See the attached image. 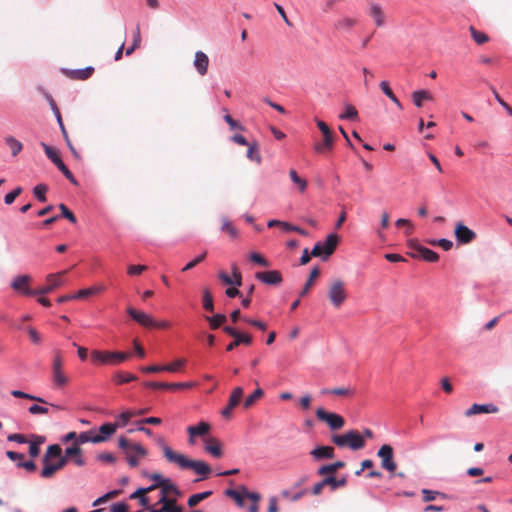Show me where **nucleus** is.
Returning <instances> with one entry per match:
<instances>
[{"label":"nucleus","mask_w":512,"mask_h":512,"mask_svg":"<svg viewBox=\"0 0 512 512\" xmlns=\"http://www.w3.org/2000/svg\"><path fill=\"white\" fill-rule=\"evenodd\" d=\"M131 356L127 352L107 351V350H92L91 361L95 365H110L116 366L126 361Z\"/></svg>","instance_id":"nucleus-1"},{"label":"nucleus","mask_w":512,"mask_h":512,"mask_svg":"<svg viewBox=\"0 0 512 512\" xmlns=\"http://www.w3.org/2000/svg\"><path fill=\"white\" fill-rule=\"evenodd\" d=\"M331 441L339 448L360 450L365 446L364 437L357 430H349L344 434H334Z\"/></svg>","instance_id":"nucleus-2"},{"label":"nucleus","mask_w":512,"mask_h":512,"mask_svg":"<svg viewBox=\"0 0 512 512\" xmlns=\"http://www.w3.org/2000/svg\"><path fill=\"white\" fill-rule=\"evenodd\" d=\"M118 443L131 467H137L140 459L147 455V450L141 444H132L125 437H120Z\"/></svg>","instance_id":"nucleus-3"},{"label":"nucleus","mask_w":512,"mask_h":512,"mask_svg":"<svg viewBox=\"0 0 512 512\" xmlns=\"http://www.w3.org/2000/svg\"><path fill=\"white\" fill-rule=\"evenodd\" d=\"M327 296L335 308H340L348 298L345 282L339 278L333 279L328 286Z\"/></svg>","instance_id":"nucleus-4"},{"label":"nucleus","mask_w":512,"mask_h":512,"mask_svg":"<svg viewBox=\"0 0 512 512\" xmlns=\"http://www.w3.org/2000/svg\"><path fill=\"white\" fill-rule=\"evenodd\" d=\"M338 243L339 236L334 233L329 234L323 243L318 242L315 244L311 251V255L313 257H322L323 260H326L334 253Z\"/></svg>","instance_id":"nucleus-5"},{"label":"nucleus","mask_w":512,"mask_h":512,"mask_svg":"<svg viewBox=\"0 0 512 512\" xmlns=\"http://www.w3.org/2000/svg\"><path fill=\"white\" fill-rule=\"evenodd\" d=\"M63 364L64 360L62 353L60 350H56L52 360V381L54 386L57 388H62L69 382V379L63 370Z\"/></svg>","instance_id":"nucleus-6"},{"label":"nucleus","mask_w":512,"mask_h":512,"mask_svg":"<svg viewBox=\"0 0 512 512\" xmlns=\"http://www.w3.org/2000/svg\"><path fill=\"white\" fill-rule=\"evenodd\" d=\"M164 458L172 464L177 465L180 469L186 470L188 469L189 461L184 454L174 451L169 445L166 444L163 438H160L158 441Z\"/></svg>","instance_id":"nucleus-7"},{"label":"nucleus","mask_w":512,"mask_h":512,"mask_svg":"<svg viewBox=\"0 0 512 512\" xmlns=\"http://www.w3.org/2000/svg\"><path fill=\"white\" fill-rule=\"evenodd\" d=\"M317 126L322 132L323 140L315 144V150L319 154L325 155L326 152H328L332 148L333 135L329 126L325 122L317 120Z\"/></svg>","instance_id":"nucleus-8"},{"label":"nucleus","mask_w":512,"mask_h":512,"mask_svg":"<svg viewBox=\"0 0 512 512\" xmlns=\"http://www.w3.org/2000/svg\"><path fill=\"white\" fill-rule=\"evenodd\" d=\"M67 271H61L46 276V285L36 289L37 295H45L53 292L55 289L61 287L64 283V276Z\"/></svg>","instance_id":"nucleus-9"},{"label":"nucleus","mask_w":512,"mask_h":512,"mask_svg":"<svg viewBox=\"0 0 512 512\" xmlns=\"http://www.w3.org/2000/svg\"><path fill=\"white\" fill-rule=\"evenodd\" d=\"M316 416L319 420L327 423L332 430H339L345 425V420L341 415L327 412L323 408L316 410Z\"/></svg>","instance_id":"nucleus-10"},{"label":"nucleus","mask_w":512,"mask_h":512,"mask_svg":"<svg viewBox=\"0 0 512 512\" xmlns=\"http://www.w3.org/2000/svg\"><path fill=\"white\" fill-rule=\"evenodd\" d=\"M32 278L29 275H19L15 277L11 283L12 289L16 292L25 295V296H36V289H31L29 287Z\"/></svg>","instance_id":"nucleus-11"},{"label":"nucleus","mask_w":512,"mask_h":512,"mask_svg":"<svg viewBox=\"0 0 512 512\" xmlns=\"http://www.w3.org/2000/svg\"><path fill=\"white\" fill-rule=\"evenodd\" d=\"M377 456L381 458L382 468L389 472H394L396 470L397 465L393 460V448L390 445H382L377 452Z\"/></svg>","instance_id":"nucleus-12"},{"label":"nucleus","mask_w":512,"mask_h":512,"mask_svg":"<svg viewBox=\"0 0 512 512\" xmlns=\"http://www.w3.org/2000/svg\"><path fill=\"white\" fill-rule=\"evenodd\" d=\"M454 235L457 242L463 245L473 242L477 237L476 233L462 222L456 223Z\"/></svg>","instance_id":"nucleus-13"},{"label":"nucleus","mask_w":512,"mask_h":512,"mask_svg":"<svg viewBox=\"0 0 512 512\" xmlns=\"http://www.w3.org/2000/svg\"><path fill=\"white\" fill-rule=\"evenodd\" d=\"M243 388L242 387H236L233 389L230 397H229V400H228V404L226 407H224L221 411V415L225 418V419H230L231 416H232V412L234 410V408L236 406H238V404L240 403L242 397H243Z\"/></svg>","instance_id":"nucleus-14"},{"label":"nucleus","mask_w":512,"mask_h":512,"mask_svg":"<svg viewBox=\"0 0 512 512\" xmlns=\"http://www.w3.org/2000/svg\"><path fill=\"white\" fill-rule=\"evenodd\" d=\"M127 313L134 321L145 328H151L155 325V319L143 311L136 310L129 306L127 307Z\"/></svg>","instance_id":"nucleus-15"},{"label":"nucleus","mask_w":512,"mask_h":512,"mask_svg":"<svg viewBox=\"0 0 512 512\" xmlns=\"http://www.w3.org/2000/svg\"><path fill=\"white\" fill-rule=\"evenodd\" d=\"M211 426L209 423L201 421L195 426H188L187 433L189 435L188 443L194 445L196 443V437H204L209 433Z\"/></svg>","instance_id":"nucleus-16"},{"label":"nucleus","mask_w":512,"mask_h":512,"mask_svg":"<svg viewBox=\"0 0 512 512\" xmlns=\"http://www.w3.org/2000/svg\"><path fill=\"white\" fill-rule=\"evenodd\" d=\"M68 461L64 457H60L57 459L56 462H47L46 464H43V468L41 470V477L44 479H50L52 478L55 473L61 469H63Z\"/></svg>","instance_id":"nucleus-17"},{"label":"nucleus","mask_w":512,"mask_h":512,"mask_svg":"<svg viewBox=\"0 0 512 512\" xmlns=\"http://www.w3.org/2000/svg\"><path fill=\"white\" fill-rule=\"evenodd\" d=\"M143 385L147 388L152 389H169V390H176V389H185V388H191L195 384L193 382H182V383H162V382H153V381H147L144 382Z\"/></svg>","instance_id":"nucleus-18"},{"label":"nucleus","mask_w":512,"mask_h":512,"mask_svg":"<svg viewBox=\"0 0 512 512\" xmlns=\"http://www.w3.org/2000/svg\"><path fill=\"white\" fill-rule=\"evenodd\" d=\"M64 458H66L67 461L71 459L77 466L82 467L85 465V460L82 455V449L77 444L71 445L70 447H67L64 451Z\"/></svg>","instance_id":"nucleus-19"},{"label":"nucleus","mask_w":512,"mask_h":512,"mask_svg":"<svg viewBox=\"0 0 512 512\" xmlns=\"http://www.w3.org/2000/svg\"><path fill=\"white\" fill-rule=\"evenodd\" d=\"M255 277L267 285H279L283 280L281 273L277 270L257 272Z\"/></svg>","instance_id":"nucleus-20"},{"label":"nucleus","mask_w":512,"mask_h":512,"mask_svg":"<svg viewBox=\"0 0 512 512\" xmlns=\"http://www.w3.org/2000/svg\"><path fill=\"white\" fill-rule=\"evenodd\" d=\"M117 430V425L114 423H104L99 427L100 434H94V444L106 442Z\"/></svg>","instance_id":"nucleus-21"},{"label":"nucleus","mask_w":512,"mask_h":512,"mask_svg":"<svg viewBox=\"0 0 512 512\" xmlns=\"http://www.w3.org/2000/svg\"><path fill=\"white\" fill-rule=\"evenodd\" d=\"M499 412V408L493 403L488 404H473L469 409L465 411L466 417H471L473 415L481 414V413H497Z\"/></svg>","instance_id":"nucleus-22"},{"label":"nucleus","mask_w":512,"mask_h":512,"mask_svg":"<svg viewBox=\"0 0 512 512\" xmlns=\"http://www.w3.org/2000/svg\"><path fill=\"white\" fill-rule=\"evenodd\" d=\"M151 487H154V490L160 488L161 497H167L168 494H174L176 496L181 495V492L178 489V487L168 478H166V480L161 483H155L151 485Z\"/></svg>","instance_id":"nucleus-23"},{"label":"nucleus","mask_w":512,"mask_h":512,"mask_svg":"<svg viewBox=\"0 0 512 512\" xmlns=\"http://www.w3.org/2000/svg\"><path fill=\"white\" fill-rule=\"evenodd\" d=\"M193 65H194L196 71L198 72V74L201 76H204L208 70V65H209L208 56L202 51H197L195 53Z\"/></svg>","instance_id":"nucleus-24"},{"label":"nucleus","mask_w":512,"mask_h":512,"mask_svg":"<svg viewBox=\"0 0 512 512\" xmlns=\"http://www.w3.org/2000/svg\"><path fill=\"white\" fill-rule=\"evenodd\" d=\"M369 16H371L375 22L377 27H382L385 25V15L382 7L375 2H371L369 5Z\"/></svg>","instance_id":"nucleus-25"},{"label":"nucleus","mask_w":512,"mask_h":512,"mask_svg":"<svg viewBox=\"0 0 512 512\" xmlns=\"http://www.w3.org/2000/svg\"><path fill=\"white\" fill-rule=\"evenodd\" d=\"M205 441V451L215 458H221L223 455L222 445L220 441L214 437H209Z\"/></svg>","instance_id":"nucleus-26"},{"label":"nucleus","mask_w":512,"mask_h":512,"mask_svg":"<svg viewBox=\"0 0 512 512\" xmlns=\"http://www.w3.org/2000/svg\"><path fill=\"white\" fill-rule=\"evenodd\" d=\"M358 23L357 19L349 16H341L334 22V28L339 32H350Z\"/></svg>","instance_id":"nucleus-27"},{"label":"nucleus","mask_w":512,"mask_h":512,"mask_svg":"<svg viewBox=\"0 0 512 512\" xmlns=\"http://www.w3.org/2000/svg\"><path fill=\"white\" fill-rule=\"evenodd\" d=\"M188 469L193 470L196 474L206 478L211 473L210 466L202 460L189 461Z\"/></svg>","instance_id":"nucleus-28"},{"label":"nucleus","mask_w":512,"mask_h":512,"mask_svg":"<svg viewBox=\"0 0 512 512\" xmlns=\"http://www.w3.org/2000/svg\"><path fill=\"white\" fill-rule=\"evenodd\" d=\"M310 454L316 460H321L324 458L331 459L334 457V448L330 446H319L313 449Z\"/></svg>","instance_id":"nucleus-29"},{"label":"nucleus","mask_w":512,"mask_h":512,"mask_svg":"<svg viewBox=\"0 0 512 512\" xmlns=\"http://www.w3.org/2000/svg\"><path fill=\"white\" fill-rule=\"evenodd\" d=\"M415 249L418 253V256L427 262L433 263V262H437L439 259V255L435 251H433L429 248L418 245L415 247Z\"/></svg>","instance_id":"nucleus-30"},{"label":"nucleus","mask_w":512,"mask_h":512,"mask_svg":"<svg viewBox=\"0 0 512 512\" xmlns=\"http://www.w3.org/2000/svg\"><path fill=\"white\" fill-rule=\"evenodd\" d=\"M252 336L250 334L246 333H240L236 337H234V340L229 343L226 347L227 351H232L237 346L244 344V345H250L252 343Z\"/></svg>","instance_id":"nucleus-31"},{"label":"nucleus","mask_w":512,"mask_h":512,"mask_svg":"<svg viewBox=\"0 0 512 512\" xmlns=\"http://www.w3.org/2000/svg\"><path fill=\"white\" fill-rule=\"evenodd\" d=\"M62 449L58 444H52L48 446L45 455L42 458V463L46 464L47 462H50L54 458H60L63 457L62 455Z\"/></svg>","instance_id":"nucleus-32"},{"label":"nucleus","mask_w":512,"mask_h":512,"mask_svg":"<svg viewBox=\"0 0 512 512\" xmlns=\"http://www.w3.org/2000/svg\"><path fill=\"white\" fill-rule=\"evenodd\" d=\"M159 503L162 504L161 511L163 512H182V508L176 504L175 499L161 497Z\"/></svg>","instance_id":"nucleus-33"},{"label":"nucleus","mask_w":512,"mask_h":512,"mask_svg":"<svg viewBox=\"0 0 512 512\" xmlns=\"http://www.w3.org/2000/svg\"><path fill=\"white\" fill-rule=\"evenodd\" d=\"M322 394H331L341 397H351L354 395V390L350 387H338V388H325L321 391Z\"/></svg>","instance_id":"nucleus-34"},{"label":"nucleus","mask_w":512,"mask_h":512,"mask_svg":"<svg viewBox=\"0 0 512 512\" xmlns=\"http://www.w3.org/2000/svg\"><path fill=\"white\" fill-rule=\"evenodd\" d=\"M320 275V270L318 267H314L311 272H310V275H309V278L308 280L306 281L303 289L301 290L300 292V297H304L308 294V292L310 291V289L312 288L313 286V283L315 281L316 278H318V276Z\"/></svg>","instance_id":"nucleus-35"},{"label":"nucleus","mask_w":512,"mask_h":512,"mask_svg":"<svg viewBox=\"0 0 512 512\" xmlns=\"http://www.w3.org/2000/svg\"><path fill=\"white\" fill-rule=\"evenodd\" d=\"M33 438H34V440L30 441V445H29V455L32 458H35L39 455L40 446L45 441V438L42 436H35V435H33Z\"/></svg>","instance_id":"nucleus-36"},{"label":"nucleus","mask_w":512,"mask_h":512,"mask_svg":"<svg viewBox=\"0 0 512 512\" xmlns=\"http://www.w3.org/2000/svg\"><path fill=\"white\" fill-rule=\"evenodd\" d=\"M412 99L413 103L417 107H422V101L423 100H431L432 96L431 94L426 90H416L412 93Z\"/></svg>","instance_id":"nucleus-37"},{"label":"nucleus","mask_w":512,"mask_h":512,"mask_svg":"<svg viewBox=\"0 0 512 512\" xmlns=\"http://www.w3.org/2000/svg\"><path fill=\"white\" fill-rule=\"evenodd\" d=\"M380 88L383 91V93L399 108L403 109L402 104L398 100V98L395 96V94L390 89L387 81H381L380 82Z\"/></svg>","instance_id":"nucleus-38"},{"label":"nucleus","mask_w":512,"mask_h":512,"mask_svg":"<svg viewBox=\"0 0 512 512\" xmlns=\"http://www.w3.org/2000/svg\"><path fill=\"white\" fill-rule=\"evenodd\" d=\"M342 120L356 121L358 120V112L356 108L350 104L345 105V110L339 115Z\"/></svg>","instance_id":"nucleus-39"},{"label":"nucleus","mask_w":512,"mask_h":512,"mask_svg":"<svg viewBox=\"0 0 512 512\" xmlns=\"http://www.w3.org/2000/svg\"><path fill=\"white\" fill-rule=\"evenodd\" d=\"M93 71H94V68L92 66H88L83 69L71 70L70 76L74 79L85 80L91 76Z\"/></svg>","instance_id":"nucleus-40"},{"label":"nucleus","mask_w":512,"mask_h":512,"mask_svg":"<svg viewBox=\"0 0 512 512\" xmlns=\"http://www.w3.org/2000/svg\"><path fill=\"white\" fill-rule=\"evenodd\" d=\"M5 142L8 148L11 150L12 157H16L22 150V143L12 136L7 137Z\"/></svg>","instance_id":"nucleus-41"},{"label":"nucleus","mask_w":512,"mask_h":512,"mask_svg":"<svg viewBox=\"0 0 512 512\" xmlns=\"http://www.w3.org/2000/svg\"><path fill=\"white\" fill-rule=\"evenodd\" d=\"M136 416V413L131 411V410H127L123 413H121L118 417H117V420L114 422V425H117V429L118 428H123L125 427L128 422L130 421V419L132 417Z\"/></svg>","instance_id":"nucleus-42"},{"label":"nucleus","mask_w":512,"mask_h":512,"mask_svg":"<svg viewBox=\"0 0 512 512\" xmlns=\"http://www.w3.org/2000/svg\"><path fill=\"white\" fill-rule=\"evenodd\" d=\"M290 179L293 183H295L300 192H304L307 187V182L304 178H301L296 170L291 169L289 172Z\"/></svg>","instance_id":"nucleus-43"},{"label":"nucleus","mask_w":512,"mask_h":512,"mask_svg":"<svg viewBox=\"0 0 512 512\" xmlns=\"http://www.w3.org/2000/svg\"><path fill=\"white\" fill-rule=\"evenodd\" d=\"M11 395L13 397H15V398L28 399V400L36 401V402L41 403V404H47L45 399H43L41 397H37V396L31 395V394H28V393H25V392L20 391V390H13L11 392Z\"/></svg>","instance_id":"nucleus-44"},{"label":"nucleus","mask_w":512,"mask_h":512,"mask_svg":"<svg viewBox=\"0 0 512 512\" xmlns=\"http://www.w3.org/2000/svg\"><path fill=\"white\" fill-rule=\"evenodd\" d=\"M103 290L102 287H90L79 290L76 294H73L74 299H84L93 294L99 293Z\"/></svg>","instance_id":"nucleus-45"},{"label":"nucleus","mask_w":512,"mask_h":512,"mask_svg":"<svg viewBox=\"0 0 512 512\" xmlns=\"http://www.w3.org/2000/svg\"><path fill=\"white\" fill-rule=\"evenodd\" d=\"M212 494L211 491H205L202 493L193 494L189 497L187 504L189 507H195L202 500L208 498Z\"/></svg>","instance_id":"nucleus-46"},{"label":"nucleus","mask_w":512,"mask_h":512,"mask_svg":"<svg viewBox=\"0 0 512 512\" xmlns=\"http://www.w3.org/2000/svg\"><path fill=\"white\" fill-rule=\"evenodd\" d=\"M264 391L261 388H257L252 394H250L244 401V407L250 408L254 403L263 397Z\"/></svg>","instance_id":"nucleus-47"},{"label":"nucleus","mask_w":512,"mask_h":512,"mask_svg":"<svg viewBox=\"0 0 512 512\" xmlns=\"http://www.w3.org/2000/svg\"><path fill=\"white\" fill-rule=\"evenodd\" d=\"M206 320L209 321L212 329H217L227 321V318L224 314H216L212 317H206Z\"/></svg>","instance_id":"nucleus-48"},{"label":"nucleus","mask_w":512,"mask_h":512,"mask_svg":"<svg viewBox=\"0 0 512 512\" xmlns=\"http://www.w3.org/2000/svg\"><path fill=\"white\" fill-rule=\"evenodd\" d=\"M185 364H186V360L184 358H180L170 364L163 365L162 367H163V371L175 373V372H178Z\"/></svg>","instance_id":"nucleus-49"},{"label":"nucleus","mask_w":512,"mask_h":512,"mask_svg":"<svg viewBox=\"0 0 512 512\" xmlns=\"http://www.w3.org/2000/svg\"><path fill=\"white\" fill-rule=\"evenodd\" d=\"M93 436H94L93 430L81 432L80 434H77V441L74 442V444H77L78 446H80V444H84V443H88V442H91L94 444Z\"/></svg>","instance_id":"nucleus-50"},{"label":"nucleus","mask_w":512,"mask_h":512,"mask_svg":"<svg viewBox=\"0 0 512 512\" xmlns=\"http://www.w3.org/2000/svg\"><path fill=\"white\" fill-rule=\"evenodd\" d=\"M136 379H137V377L131 373L119 372V373L115 374V376H114V381L117 384L128 383V382L134 381Z\"/></svg>","instance_id":"nucleus-51"},{"label":"nucleus","mask_w":512,"mask_h":512,"mask_svg":"<svg viewBox=\"0 0 512 512\" xmlns=\"http://www.w3.org/2000/svg\"><path fill=\"white\" fill-rule=\"evenodd\" d=\"M48 190L47 185L45 184H38L34 187V195L40 202H45L46 199V192Z\"/></svg>","instance_id":"nucleus-52"},{"label":"nucleus","mask_w":512,"mask_h":512,"mask_svg":"<svg viewBox=\"0 0 512 512\" xmlns=\"http://www.w3.org/2000/svg\"><path fill=\"white\" fill-rule=\"evenodd\" d=\"M203 307L209 312H213L214 310L213 298L208 289L203 291Z\"/></svg>","instance_id":"nucleus-53"},{"label":"nucleus","mask_w":512,"mask_h":512,"mask_svg":"<svg viewBox=\"0 0 512 512\" xmlns=\"http://www.w3.org/2000/svg\"><path fill=\"white\" fill-rule=\"evenodd\" d=\"M422 495H423V501L424 502H430V501H433L436 499L437 496H441L443 498L446 497L445 494L439 492V491H433V490H429V489H423L421 491Z\"/></svg>","instance_id":"nucleus-54"},{"label":"nucleus","mask_w":512,"mask_h":512,"mask_svg":"<svg viewBox=\"0 0 512 512\" xmlns=\"http://www.w3.org/2000/svg\"><path fill=\"white\" fill-rule=\"evenodd\" d=\"M471 36L477 44H484L488 41V36L485 33L477 31L473 26L469 28Z\"/></svg>","instance_id":"nucleus-55"},{"label":"nucleus","mask_w":512,"mask_h":512,"mask_svg":"<svg viewBox=\"0 0 512 512\" xmlns=\"http://www.w3.org/2000/svg\"><path fill=\"white\" fill-rule=\"evenodd\" d=\"M221 229L223 232H226L232 238H236L238 236L237 229L227 219H223Z\"/></svg>","instance_id":"nucleus-56"},{"label":"nucleus","mask_w":512,"mask_h":512,"mask_svg":"<svg viewBox=\"0 0 512 512\" xmlns=\"http://www.w3.org/2000/svg\"><path fill=\"white\" fill-rule=\"evenodd\" d=\"M58 169L65 175V177L74 185H77V181L72 175L71 171L65 165V162H55Z\"/></svg>","instance_id":"nucleus-57"},{"label":"nucleus","mask_w":512,"mask_h":512,"mask_svg":"<svg viewBox=\"0 0 512 512\" xmlns=\"http://www.w3.org/2000/svg\"><path fill=\"white\" fill-rule=\"evenodd\" d=\"M396 226L397 227H402V226H405L406 229H405V235L406 236H409L413 233V229H414V225L413 223L408 220V219H404V218H400L396 221Z\"/></svg>","instance_id":"nucleus-58"},{"label":"nucleus","mask_w":512,"mask_h":512,"mask_svg":"<svg viewBox=\"0 0 512 512\" xmlns=\"http://www.w3.org/2000/svg\"><path fill=\"white\" fill-rule=\"evenodd\" d=\"M233 285L239 287L242 285V275L236 264L231 265Z\"/></svg>","instance_id":"nucleus-59"},{"label":"nucleus","mask_w":512,"mask_h":512,"mask_svg":"<svg viewBox=\"0 0 512 512\" xmlns=\"http://www.w3.org/2000/svg\"><path fill=\"white\" fill-rule=\"evenodd\" d=\"M22 193V188L17 187L13 191L9 192L4 197V202L6 205H11L15 199Z\"/></svg>","instance_id":"nucleus-60"},{"label":"nucleus","mask_w":512,"mask_h":512,"mask_svg":"<svg viewBox=\"0 0 512 512\" xmlns=\"http://www.w3.org/2000/svg\"><path fill=\"white\" fill-rule=\"evenodd\" d=\"M249 259L252 262L259 264L260 266H263V267H268L270 265L269 262L261 254L256 253V252H252L249 255Z\"/></svg>","instance_id":"nucleus-61"},{"label":"nucleus","mask_w":512,"mask_h":512,"mask_svg":"<svg viewBox=\"0 0 512 512\" xmlns=\"http://www.w3.org/2000/svg\"><path fill=\"white\" fill-rule=\"evenodd\" d=\"M59 208H60L61 214L64 218H66L73 224H75L77 222L75 215L67 208V206L65 204H60Z\"/></svg>","instance_id":"nucleus-62"},{"label":"nucleus","mask_w":512,"mask_h":512,"mask_svg":"<svg viewBox=\"0 0 512 512\" xmlns=\"http://www.w3.org/2000/svg\"><path fill=\"white\" fill-rule=\"evenodd\" d=\"M207 252H203L201 255L190 261L186 264V266L182 269L183 272L188 271L192 268H194L196 265L201 263L206 258Z\"/></svg>","instance_id":"nucleus-63"},{"label":"nucleus","mask_w":512,"mask_h":512,"mask_svg":"<svg viewBox=\"0 0 512 512\" xmlns=\"http://www.w3.org/2000/svg\"><path fill=\"white\" fill-rule=\"evenodd\" d=\"M97 460L103 463L113 464L116 461V457L112 453L103 452L97 455Z\"/></svg>","instance_id":"nucleus-64"}]
</instances>
